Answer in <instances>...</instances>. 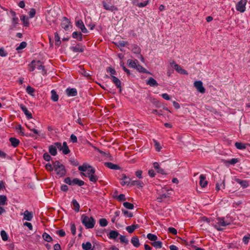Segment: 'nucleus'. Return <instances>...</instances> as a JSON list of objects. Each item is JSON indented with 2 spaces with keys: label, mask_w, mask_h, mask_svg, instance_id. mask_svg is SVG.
I'll return each mask as SVG.
<instances>
[{
  "label": "nucleus",
  "mask_w": 250,
  "mask_h": 250,
  "mask_svg": "<svg viewBox=\"0 0 250 250\" xmlns=\"http://www.w3.org/2000/svg\"><path fill=\"white\" fill-rule=\"evenodd\" d=\"M81 220L83 224L86 229H92L95 226V220L92 217H88L83 214L81 216Z\"/></svg>",
  "instance_id": "f257e3e1"
},
{
  "label": "nucleus",
  "mask_w": 250,
  "mask_h": 250,
  "mask_svg": "<svg viewBox=\"0 0 250 250\" xmlns=\"http://www.w3.org/2000/svg\"><path fill=\"white\" fill-rule=\"evenodd\" d=\"M54 169L56 174L60 177L65 175L66 171L64 166L59 161H56L53 163Z\"/></svg>",
  "instance_id": "f03ea898"
},
{
  "label": "nucleus",
  "mask_w": 250,
  "mask_h": 250,
  "mask_svg": "<svg viewBox=\"0 0 250 250\" xmlns=\"http://www.w3.org/2000/svg\"><path fill=\"white\" fill-rule=\"evenodd\" d=\"M95 170L94 168L88 169V172L82 173V174L85 177H88L89 180L92 182H96L98 180V177L95 174Z\"/></svg>",
  "instance_id": "7ed1b4c3"
},
{
  "label": "nucleus",
  "mask_w": 250,
  "mask_h": 250,
  "mask_svg": "<svg viewBox=\"0 0 250 250\" xmlns=\"http://www.w3.org/2000/svg\"><path fill=\"white\" fill-rule=\"evenodd\" d=\"M247 0H240L236 5V9L238 11L243 13L246 10V5L247 4Z\"/></svg>",
  "instance_id": "20e7f679"
},
{
  "label": "nucleus",
  "mask_w": 250,
  "mask_h": 250,
  "mask_svg": "<svg viewBox=\"0 0 250 250\" xmlns=\"http://www.w3.org/2000/svg\"><path fill=\"white\" fill-rule=\"evenodd\" d=\"M194 86L196 90L200 93L203 94L205 92V88L203 86V83L201 81H195Z\"/></svg>",
  "instance_id": "39448f33"
},
{
  "label": "nucleus",
  "mask_w": 250,
  "mask_h": 250,
  "mask_svg": "<svg viewBox=\"0 0 250 250\" xmlns=\"http://www.w3.org/2000/svg\"><path fill=\"white\" fill-rule=\"evenodd\" d=\"M169 193L168 190L166 189H163L162 192L160 193L157 198V200L159 202H161L165 199L169 197Z\"/></svg>",
  "instance_id": "423d86ee"
},
{
  "label": "nucleus",
  "mask_w": 250,
  "mask_h": 250,
  "mask_svg": "<svg viewBox=\"0 0 250 250\" xmlns=\"http://www.w3.org/2000/svg\"><path fill=\"white\" fill-rule=\"evenodd\" d=\"M11 14L12 16V25L10 28V29L13 30L14 28H15L17 26V25L18 24L19 22V19L16 16V14L14 11H11Z\"/></svg>",
  "instance_id": "0eeeda50"
},
{
  "label": "nucleus",
  "mask_w": 250,
  "mask_h": 250,
  "mask_svg": "<svg viewBox=\"0 0 250 250\" xmlns=\"http://www.w3.org/2000/svg\"><path fill=\"white\" fill-rule=\"evenodd\" d=\"M103 6L105 9L111 12H114L118 10V8L111 4H108L105 1H103Z\"/></svg>",
  "instance_id": "6e6552de"
},
{
  "label": "nucleus",
  "mask_w": 250,
  "mask_h": 250,
  "mask_svg": "<svg viewBox=\"0 0 250 250\" xmlns=\"http://www.w3.org/2000/svg\"><path fill=\"white\" fill-rule=\"evenodd\" d=\"M76 26L81 30L83 33H87L88 31L85 28L83 21L82 20H78L76 22Z\"/></svg>",
  "instance_id": "1a4fd4ad"
},
{
  "label": "nucleus",
  "mask_w": 250,
  "mask_h": 250,
  "mask_svg": "<svg viewBox=\"0 0 250 250\" xmlns=\"http://www.w3.org/2000/svg\"><path fill=\"white\" fill-rule=\"evenodd\" d=\"M70 22L67 18L65 17L62 18L61 22V26L62 28H63L65 30H67L70 25Z\"/></svg>",
  "instance_id": "9d476101"
},
{
  "label": "nucleus",
  "mask_w": 250,
  "mask_h": 250,
  "mask_svg": "<svg viewBox=\"0 0 250 250\" xmlns=\"http://www.w3.org/2000/svg\"><path fill=\"white\" fill-rule=\"evenodd\" d=\"M225 188V179H220V180L217 181L216 184V189L218 191L219 190L224 189Z\"/></svg>",
  "instance_id": "9b49d317"
},
{
  "label": "nucleus",
  "mask_w": 250,
  "mask_h": 250,
  "mask_svg": "<svg viewBox=\"0 0 250 250\" xmlns=\"http://www.w3.org/2000/svg\"><path fill=\"white\" fill-rule=\"evenodd\" d=\"M66 94L68 96L73 97L77 95V91L75 88H67L65 90Z\"/></svg>",
  "instance_id": "f8f14e48"
},
{
  "label": "nucleus",
  "mask_w": 250,
  "mask_h": 250,
  "mask_svg": "<svg viewBox=\"0 0 250 250\" xmlns=\"http://www.w3.org/2000/svg\"><path fill=\"white\" fill-rule=\"evenodd\" d=\"M120 180L121 184L122 186H128L130 185L131 179L129 178H127L125 174H122V177L120 179Z\"/></svg>",
  "instance_id": "ddd939ff"
},
{
  "label": "nucleus",
  "mask_w": 250,
  "mask_h": 250,
  "mask_svg": "<svg viewBox=\"0 0 250 250\" xmlns=\"http://www.w3.org/2000/svg\"><path fill=\"white\" fill-rule=\"evenodd\" d=\"M217 224L219 226L226 227L230 224V223L227 221H225L223 217L217 218Z\"/></svg>",
  "instance_id": "4468645a"
},
{
  "label": "nucleus",
  "mask_w": 250,
  "mask_h": 250,
  "mask_svg": "<svg viewBox=\"0 0 250 250\" xmlns=\"http://www.w3.org/2000/svg\"><path fill=\"white\" fill-rule=\"evenodd\" d=\"M92 168L93 167L88 164L84 163L82 166H80L78 167V169L80 171L85 172L86 173L88 172V169H90Z\"/></svg>",
  "instance_id": "2eb2a0df"
},
{
  "label": "nucleus",
  "mask_w": 250,
  "mask_h": 250,
  "mask_svg": "<svg viewBox=\"0 0 250 250\" xmlns=\"http://www.w3.org/2000/svg\"><path fill=\"white\" fill-rule=\"evenodd\" d=\"M111 79H112L113 83L116 85L117 88H120V91H121V82L120 80L114 76H111Z\"/></svg>",
  "instance_id": "dca6fc26"
},
{
  "label": "nucleus",
  "mask_w": 250,
  "mask_h": 250,
  "mask_svg": "<svg viewBox=\"0 0 250 250\" xmlns=\"http://www.w3.org/2000/svg\"><path fill=\"white\" fill-rule=\"evenodd\" d=\"M33 217V214L32 212L25 210L23 213V219L27 221H31Z\"/></svg>",
  "instance_id": "f3484780"
},
{
  "label": "nucleus",
  "mask_w": 250,
  "mask_h": 250,
  "mask_svg": "<svg viewBox=\"0 0 250 250\" xmlns=\"http://www.w3.org/2000/svg\"><path fill=\"white\" fill-rule=\"evenodd\" d=\"M71 49L74 52H83L84 51V47L80 44H78L75 46L72 47Z\"/></svg>",
  "instance_id": "a211bd4d"
},
{
  "label": "nucleus",
  "mask_w": 250,
  "mask_h": 250,
  "mask_svg": "<svg viewBox=\"0 0 250 250\" xmlns=\"http://www.w3.org/2000/svg\"><path fill=\"white\" fill-rule=\"evenodd\" d=\"M200 181L199 184L202 188H205L207 186L208 181L206 180V177L204 175H201L200 176Z\"/></svg>",
  "instance_id": "6ab92c4d"
},
{
  "label": "nucleus",
  "mask_w": 250,
  "mask_h": 250,
  "mask_svg": "<svg viewBox=\"0 0 250 250\" xmlns=\"http://www.w3.org/2000/svg\"><path fill=\"white\" fill-rule=\"evenodd\" d=\"M57 148L55 143L49 146L48 150L49 152L53 156H55L57 154Z\"/></svg>",
  "instance_id": "aec40b11"
},
{
  "label": "nucleus",
  "mask_w": 250,
  "mask_h": 250,
  "mask_svg": "<svg viewBox=\"0 0 250 250\" xmlns=\"http://www.w3.org/2000/svg\"><path fill=\"white\" fill-rule=\"evenodd\" d=\"M20 107H21V109L22 110V111L24 112V113L27 117V118H28L29 119L32 118V114L28 110L27 108H26V107L25 105H24L23 104H21Z\"/></svg>",
  "instance_id": "412c9836"
},
{
  "label": "nucleus",
  "mask_w": 250,
  "mask_h": 250,
  "mask_svg": "<svg viewBox=\"0 0 250 250\" xmlns=\"http://www.w3.org/2000/svg\"><path fill=\"white\" fill-rule=\"evenodd\" d=\"M137 63H138V61L137 60H132L131 59H128L127 61V64L128 66L131 68H135Z\"/></svg>",
  "instance_id": "4be33fe9"
},
{
  "label": "nucleus",
  "mask_w": 250,
  "mask_h": 250,
  "mask_svg": "<svg viewBox=\"0 0 250 250\" xmlns=\"http://www.w3.org/2000/svg\"><path fill=\"white\" fill-rule=\"evenodd\" d=\"M175 69L180 74L188 75V73L186 70L183 69L182 67L178 64H175Z\"/></svg>",
  "instance_id": "5701e85b"
},
{
  "label": "nucleus",
  "mask_w": 250,
  "mask_h": 250,
  "mask_svg": "<svg viewBox=\"0 0 250 250\" xmlns=\"http://www.w3.org/2000/svg\"><path fill=\"white\" fill-rule=\"evenodd\" d=\"M130 186H137L139 188H142L144 184L143 182L139 180L130 181Z\"/></svg>",
  "instance_id": "b1692460"
},
{
  "label": "nucleus",
  "mask_w": 250,
  "mask_h": 250,
  "mask_svg": "<svg viewBox=\"0 0 250 250\" xmlns=\"http://www.w3.org/2000/svg\"><path fill=\"white\" fill-rule=\"evenodd\" d=\"M146 84L149 85L151 86H157L158 84L157 81L153 78H149L146 82Z\"/></svg>",
  "instance_id": "393cba45"
},
{
  "label": "nucleus",
  "mask_w": 250,
  "mask_h": 250,
  "mask_svg": "<svg viewBox=\"0 0 250 250\" xmlns=\"http://www.w3.org/2000/svg\"><path fill=\"white\" fill-rule=\"evenodd\" d=\"M72 37L74 39H77L79 41L83 40V35L81 32L77 31L74 32L72 33Z\"/></svg>",
  "instance_id": "a878e982"
},
{
  "label": "nucleus",
  "mask_w": 250,
  "mask_h": 250,
  "mask_svg": "<svg viewBox=\"0 0 250 250\" xmlns=\"http://www.w3.org/2000/svg\"><path fill=\"white\" fill-rule=\"evenodd\" d=\"M131 242L133 245L136 248L139 247L140 245L139 238L137 236L133 237L131 240Z\"/></svg>",
  "instance_id": "bb28decb"
},
{
  "label": "nucleus",
  "mask_w": 250,
  "mask_h": 250,
  "mask_svg": "<svg viewBox=\"0 0 250 250\" xmlns=\"http://www.w3.org/2000/svg\"><path fill=\"white\" fill-rule=\"evenodd\" d=\"M119 235V233L117 231L111 230L110 231L108 234V237L110 239H116Z\"/></svg>",
  "instance_id": "cd10ccee"
},
{
  "label": "nucleus",
  "mask_w": 250,
  "mask_h": 250,
  "mask_svg": "<svg viewBox=\"0 0 250 250\" xmlns=\"http://www.w3.org/2000/svg\"><path fill=\"white\" fill-rule=\"evenodd\" d=\"M32 64H35L36 68L39 70L44 69V66L42 65V62L40 61H33Z\"/></svg>",
  "instance_id": "c85d7f7f"
},
{
  "label": "nucleus",
  "mask_w": 250,
  "mask_h": 250,
  "mask_svg": "<svg viewBox=\"0 0 250 250\" xmlns=\"http://www.w3.org/2000/svg\"><path fill=\"white\" fill-rule=\"evenodd\" d=\"M51 99L54 102H57L59 99V96L55 90H52L51 91Z\"/></svg>",
  "instance_id": "c756f323"
},
{
  "label": "nucleus",
  "mask_w": 250,
  "mask_h": 250,
  "mask_svg": "<svg viewBox=\"0 0 250 250\" xmlns=\"http://www.w3.org/2000/svg\"><path fill=\"white\" fill-rule=\"evenodd\" d=\"M62 151L64 154H67L70 152V150L67 145L66 142H64L62 144Z\"/></svg>",
  "instance_id": "7c9ffc66"
},
{
  "label": "nucleus",
  "mask_w": 250,
  "mask_h": 250,
  "mask_svg": "<svg viewBox=\"0 0 250 250\" xmlns=\"http://www.w3.org/2000/svg\"><path fill=\"white\" fill-rule=\"evenodd\" d=\"M248 144H244L240 142H236L235 144V147L238 149H245Z\"/></svg>",
  "instance_id": "2f4dec72"
},
{
  "label": "nucleus",
  "mask_w": 250,
  "mask_h": 250,
  "mask_svg": "<svg viewBox=\"0 0 250 250\" xmlns=\"http://www.w3.org/2000/svg\"><path fill=\"white\" fill-rule=\"evenodd\" d=\"M138 225H132L131 226H129L126 227V230L128 231V232L131 233H132L134 230L138 228Z\"/></svg>",
  "instance_id": "473e14b6"
},
{
  "label": "nucleus",
  "mask_w": 250,
  "mask_h": 250,
  "mask_svg": "<svg viewBox=\"0 0 250 250\" xmlns=\"http://www.w3.org/2000/svg\"><path fill=\"white\" fill-rule=\"evenodd\" d=\"M21 20L22 21L23 24L24 26L27 27L29 25L28 18L25 16L22 15L21 17Z\"/></svg>",
  "instance_id": "72a5a7b5"
},
{
  "label": "nucleus",
  "mask_w": 250,
  "mask_h": 250,
  "mask_svg": "<svg viewBox=\"0 0 250 250\" xmlns=\"http://www.w3.org/2000/svg\"><path fill=\"white\" fill-rule=\"evenodd\" d=\"M9 141L14 147H17L20 143V141L15 138H10Z\"/></svg>",
  "instance_id": "f704fd0d"
},
{
  "label": "nucleus",
  "mask_w": 250,
  "mask_h": 250,
  "mask_svg": "<svg viewBox=\"0 0 250 250\" xmlns=\"http://www.w3.org/2000/svg\"><path fill=\"white\" fill-rule=\"evenodd\" d=\"M236 181L243 188H247L249 186V183L246 180H241L239 179H237L236 180Z\"/></svg>",
  "instance_id": "c9c22d12"
},
{
  "label": "nucleus",
  "mask_w": 250,
  "mask_h": 250,
  "mask_svg": "<svg viewBox=\"0 0 250 250\" xmlns=\"http://www.w3.org/2000/svg\"><path fill=\"white\" fill-rule=\"evenodd\" d=\"M73 185H78L79 186H82L84 185V182L81 180H79L78 178H74L72 180Z\"/></svg>",
  "instance_id": "e433bc0d"
},
{
  "label": "nucleus",
  "mask_w": 250,
  "mask_h": 250,
  "mask_svg": "<svg viewBox=\"0 0 250 250\" xmlns=\"http://www.w3.org/2000/svg\"><path fill=\"white\" fill-rule=\"evenodd\" d=\"M82 248L84 250H92V245L90 242H87L82 244Z\"/></svg>",
  "instance_id": "4c0bfd02"
},
{
  "label": "nucleus",
  "mask_w": 250,
  "mask_h": 250,
  "mask_svg": "<svg viewBox=\"0 0 250 250\" xmlns=\"http://www.w3.org/2000/svg\"><path fill=\"white\" fill-rule=\"evenodd\" d=\"M72 204L73 206L74 209L76 212H78L80 210V205L78 202L75 199H73Z\"/></svg>",
  "instance_id": "58836bf2"
},
{
  "label": "nucleus",
  "mask_w": 250,
  "mask_h": 250,
  "mask_svg": "<svg viewBox=\"0 0 250 250\" xmlns=\"http://www.w3.org/2000/svg\"><path fill=\"white\" fill-rule=\"evenodd\" d=\"M105 166L112 169H117L119 168V167L117 165L110 162L105 163Z\"/></svg>",
  "instance_id": "ea45409f"
},
{
  "label": "nucleus",
  "mask_w": 250,
  "mask_h": 250,
  "mask_svg": "<svg viewBox=\"0 0 250 250\" xmlns=\"http://www.w3.org/2000/svg\"><path fill=\"white\" fill-rule=\"evenodd\" d=\"M135 68L136 69V70L140 72L145 73H147L146 69H145L144 67H143L142 66L139 64L138 63H137L136 67Z\"/></svg>",
  "instance_id": "a19ab883"
},
{
  "label": "nucleus",
  "mask_w": 250,
  "mask_h": 250,
  "mask_svg": "<svg viewBox=\"0 0 250 250\" xmlns=\"http://www.w3.org/2000/svg\"><path fill=\"white\" fill-rule=\"evenodd\" d=\"M54 39L55 41V44L57 46H59L61 43V42L60 41V38L57 32L55 33Z\"/></svg>",
  "instance_id": "79ce46f5"
},
{
  "label": "nucleus",
  "mask_w": 250,
  "mask_h": 250,
  "mask_svg": "<svg viewBox=\"0 0 250 250\" xmlns=\"http://www.w3.org/2000/svg\"><path fill=\"white\" fill-rule=\"evenodd\" d=\"M42 237L45 241L48 242H50L52 240V237L46 232L43 233Z\"/></svg>",
  "instance_id": "37998d69"
},
{
  "label": "nucleus",
  "mask_w": 250,
  "mask_h": 250,
  "mask_svg": "<svg viewBox=\"0 0 250 250\" xmlns=\"http://www.w3.org/2000/svg\"><path fill=\"white\" fill-rule=\"evenodd\" d=\"M7 197L5 195H0V206L6 204Z\"/></svg>",
  "instance_id": "c03bdc74"
},
{
  "label": "nucleus",
  "mask_w": 250,
  "mask_h": 250,
  "mask_svg": "<svg viewBox=\"0 0 250 250\" xmlns=\"http://www.w3.org/2000/svg\"><path fill=\"white\" fill-rule=\"evenodd\" d=\"M16 129L19 130L18 131V133L22 136H27V135H26L24 134V133L22 131V127L21 125H18L16 126Z\"/></svg>",
  "instance_id": "a18cd8bd"
},
{
  "label": "nucleus",
  "mask_w": 250,
  "mask_h": 250,
  "mask_svg": "<svg viewBox=\"0 0 250 250\" xmlns=\"http://www.w3.org/2000/svg\"><path fill=\"white\" fill-rule=\"evenodd\" d=\"M147 238L149 240H150L151 241H156L158 239V237L156 235H155L154 234H151V233H148L147 235Z\"/></svg>",
  "instance_id": "49530a36"
},
{
  "label": "nucleus",
  "mask_w": 250,
  "mask_h": 250,
  "mask_svg": "<svg viewBox=\"0 0 250 250\" xmlns=\"http://www.w3.org/2000/svg\"><path fill=\"white\" fill-rule=\"evenodd\" d=\"M151 245L155 248L158 249V248H161L162 246V243L161 241H155L153 243H151Z\"/></svg>",
  "instance_id": "de8ad7c7"
},
{
  "label": "nucleus",
  "mask_w": 250,
  "mask_h": 250,
  "mask_svg": "<svg viewBox=\"0 0 250 250\" xmlns=\"http://www.w3.org/2000/svg\"><path fill=\"white\" fill-rule=\"evenodd\" d=\"M123 205L125 208L129 209H132L134 208L133 204L129 202H124Z\"/></svg>",
  "instance_id": "09e8293b"
},
{
  "label": "nucleus",
  "mask_w": 250,
  "mask_h": 250,
  "mask_svg": "<svg viewBox=\"0 0 250 250\" xmlns=\"http://www.w3.org/2000/svg\"><path fill=\"white\" fill-rule=\"evenodd\" d=\"M0 235H1V238L3 240V241H7L8 240V235L6 233V232H5V231L2 230L0 232Z\"/></svg>",
  "instance_id": "8fccbe9b"
},
{
  "label": "nucleus",
  "mask_w": 250,
  "mask_h": 250,
  "mask_svg": "<svg viewBox=\"0 0 250 250\" xmlns=\"http://www.w3.org/2000/svg\"><path fill=\"white\" fill-rule=\"evenodd\" d=\"M26 45V42H22L20 43V45L17 47L16 50L19 51V50L25 48Z\"/></svg>",
  "instance_id": "3c124183"
},
{
  "label": "nucleus",
  "mask_w": 250,
  "mask_h": 250,
  "mask_svg": "<svg viewBox=\"0 0 250 250\" xmlns=\"http://www.w3.org/2000/svg\"><path fill=\"white\" fill-rule=\"evenodd\" d=\"M99 224L101 227H105L107 225L108 222L105 219L102 218L100 219Z\"/></svg>",
  "instance_id": "603ef678"
},
{
  "label": "nucleus",
  "mask_w": 250,
  "mask_h": 250,
  "mask_svg": "<svg viewBox=\"0 0 250 250\" xmlns=\"http://www.w3.org/2000/svg\"><path fill=\"white\" fill-rule=\"evenodd\" d=\"M26 91L28 94L32 95L35 92V89L30 86H28L26 87Z\"/></svg>",
  "instance_id": "864d4df0"
},
{
  "label": "nucleus",
  "mask_w": 250,
  "mask_h": 250,
  "mask_svg": "<svg viewBox=\"0 0 250 250\" xmlns=\"http://www.w3.org/2000/svg\"><path fill=\"white\" fill-rule=\"evenodd\" d=\"M120 240L121 243H125L126 244L128 243V240L125 235H121L120 237Z\"/></svg>",
  "instance_id": "5fc2aeb1"
},
{
  "label": "nucleus",
  "mask_w": 250,
  "mask_h": 250,
  "mask_svg": "<svg viewBox=\"0 0 250 250\" xmlns=\"http://www.w3.org/2000/svg\"><path fill=\"white\" fill-rule=\"evenodd\" d=\"M116 44L118 46V47H124L127 44V42H125L124 41H119L118 42H117Z\"/></svg>",
  "instance_id": "6e6d98bb"
},
{
  "label": "nucleus",
  "mask_w": 250,
  "mask_h": 250,
  "mask_svg": "<svg viewBox=\"0 0 250 250\" xmlns=\"http://www.w3.org/2000/svg\"><path fill=\"white\" fill-rule=\"evenodd\" d=\"M106 71L107 72H109L111 74V76H113V75L116 74V71H115V70L111 67H107L106 68Z\"/></svg>",
  "instance_id": "4d7b16f0"
},
{
  "label": "nucleus",
  "mask_w": 250,
  "mask_h": 250,
  "mask_svg": "<svg viewBox=\"0 0 250 250\" xmlns=\"http://www.w3.org/2000/svg\"><path fill=\"white\" fill-rule=\"evenodd\" d=\"M122 211L124 215L127 217L131 218L133 216L132 213L127 210L122 209Z\"/></svg>",
  "instance_id": "13d9d810"
},
{
  "label": "nucleus",
  "mask_w": 250,
  "mask_h": 250,
  "mask_svg": "<svg viewBox=\"0 0 250 250\" xmlns=\"http://www.w3.org/2000/svg\"><path fill=\"white\" fill-rule=\"evenodd\" d=\"M154 142V146H155V149L157 151H160V150L162 148L161 146H160V144L156 141V140L153 141Z\"/></svg>",
  "instance_id": "bf43d9fd"
},
{
  "label": "nucleus",
  "mask_w": 250,
  "mask_h": 250,
  "mask_svg": "<svg viewBox=\"0 0 250 250\" xmlns=\"http://www.w3.org/2000/svg\"><path fill=\"white\" fill-rule=\"evenodd\" d=\"M132 51L134 53L139 54L141 49L138 46L135 45L132 48Z\"/></svg>",
  "instance_id": "052dcab7"
},
{
  "label": "nucleus",
  "mask_w": 250,
  "mask_h": 250,
  "mask_svg": "<svg viewBox=\"0 0 250 250\" xmlns=\"http://www.w3.org/2000/svg\"><path fill=\"white\" fill-rule=\"evenodd\" d=\"M250 239V234H248L247 235H245L243 238V241L245 244H247L249 243V240Z\"/></svg>",
  "instance_id": "680f3d73"
},
{
  "label": "nucleus",
  "mask_w": 250,
  "mask_h": 250,
  "mask_svg": "<svg viewBox=\"0 0 250 250\" xmlns=\"http://www.w3.org/2000/svg\"><path fill=\"white\" fill-rule=\"evenodd\" d=\"M44 160L46 161H49L51 159V157L50 155L47 152L44 153L43 156Z\"/></svg>",
  "instance_id": "e2e57ef3"
},
{
  "label": "nucleus",
  "mask_w": 250,
  "mask_h": 250,
  "mask_svg": "<svg viewBox=\"0 0 250 250\" xmlns=\"http://www.w3.org/2000/svg\"><path fill=\"white\" fill-rule=\"evenodd\" d=\"M29 15L30 18H33L36 14V10L35 9H31L29 12Z\"/></svg>",
  "instance_id": "0e129e2a"
},
{
  "label": "nucleus",
  "mask_w": 250,
  "mask_h": 250,
  "mask_svg": "<svg viewBox=\"0 0 250 250\" xmlns=\"http://www.w3.org/2000/svg\"><path fill=\"white\" fill-rule=\"evenodd\" d=\"M46 169L48 171H52L54 169V166L50 163H48L45 165Z\"/></svg>",
  "instance_id": "69168bd1"
},
{
  "label": "nucleus",
  "mask_w": 250,
  "mask_h": 250,
  "mask_svg": "<svg viewBox=\"0 0 250 250\" xmlns=\"http://www.w3.org/2000/svg\"><path fill=\"white\" fill-rule=\"evenodd\" d=\"M168 231L169 232L173 234H176L177 233V230L172 227L168 228Z\"/></svg>",
  "instance_id": "338daca9"
},
{
  "label": "nucleus",
  "mask_w": 250,
  "mask_h": 250,
  "mask_svg": "<svg viewBox=\"0 0 250 250\" xmlns=\"http://www.w3.org/2000/svg\"><path fill=\"white\" fill-rule=\"evenodd\" d=\"M7 55V52L4 50L3 48H0V56L1 57H6Z\"/></svg>",
  "instance_id": "774afa93"
}]
</instances>
